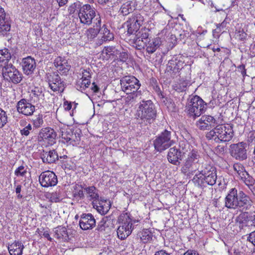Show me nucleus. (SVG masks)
I'll return each mask as SVG.
<instances>
[{"mask_svg":"<svg viewBox=\"0 0 255 255\" xmlns=\"http://www.w3.org/2000/svg\"><path fill=\"white\" fill-rule=\"evenodd\" d=\"M21 66L25 74L27 75H31L36 68L35 59L30 56L23 58Z\"/></svg>","mask_w":255,"mask_h":255,"instance_id":"a878e982","label":"nucleus"},{"mask_svg":"<svg viewBox=\"0 0 255 255\" xmlns=\"http://www.w3.org/2000/svg\"><path fill=\"white\" fill-rule=\"evenodd\" d=\"M202 164V158L200 152L195 149L189 152L183 162L181 172L184 174H193L197 171L200 170L199 167Z\"/></svg>","mask_w":255,"mask_h":255,"instance_id":"7ed1b4c3","label":"nucleus"},{"mask_svg":"<svg viewBox=\"0 0 255 255\" xmlns=\"http://www.w3.org/2000/svg\"><path fill=\"white\" fill-rule=\"evenodd\" d=\"M174 143L171 139V132L165 129L157 136L153 141V145L156 150L161 152L168 148Z\"/></svg>","mask_w":255,"mask_h":255,"instance_id":"6e6552de","label":"nucleus"},{"mask_svg":"<svg viewBox=\"0 0 255 255\" xmlns=\"http://www.w3.org/2000/svg\"><path fill=\"white\" fill-rule=\"evenodd\" d=\"M248 141L250 143L255 142V132H251L249 133Z\"/></svg>","mask_w":255,"mask_h":255,"instance_id":"680f3d73","label":"nucleus"},{"mask_svg":"<svg viewBox=\"0 0 255 255\" xmlns=\"http://www.w3.org/2000/svg\"><path fill=\"white\" fill-rule=\"evenodd\" d=\"M119 59L122 62H126L128 59V54L126 52H122L120 53Z\"/></svg>","mask_w":255,"mask_h":255,"instance_id":"052dcab7","label":"nucleus"},{"mask_svg":"<svg viewBox=\"0 0 255 255\" xmlns=\"http://www.w3.org/2000/svg\"><path fill=\"white\" fill-rule=\"evenodd\" d=\"M11 58V54L9 52V50L7 48H4L0 50V66L1 68L3 67V65L7 64H11L9 63V60Z\"/></svg>","mask_w":255,"mask_h":255,"instance_id":"f704fd0d","label":"nucleus"},{"mask_svg":"<svg viewBox=\"0 0 255 255\" xmlns=\"http://www.w3.org/2000/svg\"><path fill=\"white\" fill-rule=\"evenodd\" d=\"M183 255H199L196 251L194 250H188Z\"/></svg>","mask_w":255,"mask_h":255,"instance_id":"338daca9","label":"nucleus"},{"mask_svg":"<svg viewBox=\"0 0 255 255\" xmlns=\"http://www.w3.org/2000/svg\"><path fill=\"white\" fill-rule=\"evenodd\" d=\"M216 168L207 163L202 164L201 168L192 179L196 185L201 187H205L206 185L212 186L216 183Z\"/></svg>","mask_w":255,"mask_h":255,"instance_id":"f03ea898","label":"nucleus"},{"mask_svg":"<svg viewBox=\"0 0 255 255\" xmlns=\"http://www.w3.org/2000/svg\"><path fill=\"white\" fill-rule=\"evenodd\" d=\"M82 77L77 82L76 88L81 91L85 90L91 84L92 71L90 68L81 69Z\"/></svg>","mask_w":255,"mask_h":255,"instance_id":"f3484780","label":"nucleus"},{"mask_svg":"<svg viewBox=\"0 0 255 255\" xmlns=\"http://www.w3.org/2000/svg\"><path fill=\"white\" fill-rule=\"evenodd\" d=\"M62 141L68 145H75L79 143L80 140V134L74 132L72 129L65 128L61 130Z\"/></svg>","mask_w":255,"mask_h":255,"instance_id":"2eb2a0df","label":"nucleus"},{"mask_svg":"<svg viewBox=\"0 0 255 255\" xmlns=\"http://www.w3.org/2000/svg\"><path fill=\"white\" fill-rule=\"evenodd\" d=\"M225 206L228 209L238 210L242 212L236 219L237 222L243 223L247 217L246 211L252 207V201L243 191L239 192L236 188L231 189L225 198Z\"/></svg>","mask_w":255,"mask_h":255,"instance_id":"f257e3e1","label":"nucleus"},{"mask_svg":"<svg viewBox=\"0 0 255 255\" xmlns=\"http://www.w3.org/2000/svg\"><path fill=\"white\" fill-rule=\"evenodd\" d=\"M79 225L83 230L92 229L96 225V220L92 214H83L79 221Z\"/></svg>","mask_w":255,"mask_h":255,"instance_id":"412c9836","label":"nucleus"},{"mask_svg":"<svg viewBox=\"0 0 255 255\" xmlns=\"http://www.w3.org/2000/svg\"><path fill=\"white\" fill-rule=\"evenodd\" d=\"M136 115L140 119L150 122L156 117L154 105L151 100L142 101L140 102L136 111Z\"/></svg>","mask_w":255,"mask_h":255,"instance_id":"0eeeda50","label":"nucleus"},{"mask_svg":"<svg viewBox=\"0 0 255 255\" xmlns=\"http://www.w3.org/2000/svg\"><path fill=\"white\" fill-rule=\"evenodd\" d=\"M24 246L20 241H15L8 246V250L10 255H22Z\"/></svg>","mask_w":255,"mask_h":255,"instance_id":"7c9ffc66","label":"nucleus"},{"mask_svg":"<svg viewBox=\"0 0 255 255\" xmlns=\"http://www.w3.org/2000/svg\"><path fill=\"white\" fill-rule=\"evenodd\" d=\"M16 108L19 113L26 116L32 115L35 110V106L25 99H22L18 102Z\"/></svg>","mask_w":255,"mask_h":255,"instance_id":"6ab92c4d","label":"nucleus"},{"mask_svg":"<svg viewBox=\"0 0 255 255\" xmlns=\"http://www.w3.org/2000/svg\"><path fill=\"white\" fill-rule=\"evenodd\" d=\"M149 35V29L148 28H142L140 29L135 34L133 39V44L135 47L138 50L144 49L146 43L150 39Z\"/></svg>","mask_w":255,"mask_h":255,"instance_id":"ddd939ff","label":"nucleus"},{"mask_svg":"<svg viewBox=\"0 0 255 255\" xmlns=\"http://www.w3.org/2000/svg\"><path fill=\"white\" fill-rule=\"evenodd\" d=\"M54 236L55 238L61 242H68L69 236L66 227L59 226L53 229Z\"/></svg>","mask_w":255,"mask_h":255,"instance_id":"cd10ccee","label":"nucleus"},{"mask_svg":"<svg viewBox=\"0 0 255 255\" xmlns=\"http://www.w3.org/2000/svg\"><path fill=\"white\" fill-rule=\"evenodd\" d=\"M30 96L36 102L43 100L44 97L43 89L41 87H34L31 91Z\"/></svg>","mask_w":255,"mask_h":255,"instance_id":"58836bf2","label":"nucleus"},{"mask_svg":"<svg viewBox=\"0 0 255 255\" xmlns=\"http://www.w3.org/2000/svg\"><path fill=\"white\" fill-rule=\"evenodd\" d=\"M42 235L44 238H46L48 241H52V238H51V237L49 234V232L48 231H45L43 232Z\"/></svg>","mask_w":255,"mask_h":255,"instance_id":"0e129e2a","label":"nucleus"},{"mask_svg":"<svg viewBox=\"0 0 255 255\" xmlns=\"http://www.w3.org/2000/svg\"><path fill=\"white\" fill-rule=\"evenodd\" d=\"M233 168L234 171L238 173L240 177L242 175L243 176L244 173L246 172L244 166L240 163H235L233 165Z\"/></svg>","mask_w":255,"mask_h":255,"instance_id":"a18cd8bd","label":"nucleus"},{"mask_svg":"<svg viewBox=\"0 0 255 255\" xmlns=\"http://www.w3.org/2000/svg\"><path fill=\"white\" fill-rule=\"evenodd\" d=\"M49 86L54 92H62L65 88L64 83L61 81L60 77L56 74H53L49 79Z\"/></svg>","mask_w":255,"mask_h":255,"instance_id":"5701e85b","label":"nucleus"},{"mask_svg":"<svg viewBox=\"0 0 255 255\" xmlns=\"http://www.w3.org/2000/svg\"><path fill=\"white\" fill-rule=\"evenodd\" d=\"M160 40L159 38H155L149 39V41L146 43V53L150 55L154 53L160 45Z\"/></svg>","mask_w":255,"mask_h":255,"instance_id":"473e14b6","label":"nucleus"},{"mask_svg":"<svg viewBox=\"0 0 255 255\" xmlns=\"http://www.w3.org/2000/svg\"><path fill=\"white\" fill-rule=\"evenodd\" d=\"M167 106L169 110L172 112L175 111L176 110V107L174 103L171 102L170 100H169V105H167Z\"/></svg>","mask_w":255,"mask_h":255,"instance_id":"e2e57ef3","label":"nucleus"},{"mask_svg":"<svg viewBox=\"0 0 255 255\" xmlns=\"http://www.w3.org/2000/svg\"><path fill=\"white\" fill-rule=\"evenodd\" d=\"M39 181L42 187H49L55 186L58 180L56 174L53 172L48 170L40 174Z\"/></svg>","mask_w":255,"mask_h":255,"instance_id":"dca6fc26","label":"nucleus"},{"mask_svg":"<svg viewBox=\"0 0 255 255\" xmlns=\"http://www.w3.org/2000/svg\"><path fill=\"white\" fill-rule=\"evenodd\" d=\"M84 190L88 195V197L92 201V204L100 199L98 190L94 186L86 187Z\"/></svg>","mask_w":255,"mask_h":255,"instance_id":"c9c22d12","label":"nucleus"},{"mask_svg":"<svg viewBox=\"0 0 255 255\" xmlns=\"http://www.w3.org/2000/svg\"><path fill=\"white\" fill-rule=\"evenodd\" d=\"M233 135L234 132L232 128L219 125L208 132L206 137L209 140H212L216 143H221L229 141Z\"/></svg>","mask_w":255,"mask_h":255,"instance_id":"20e7f679","label":"nucleus"},{"mask_svg":"<svg viewBox=\"0 0 255 255\" xmlns=\"http://www.w3.org/2000/svg\"><path fill=\"white\" fill-rule=\"evenodd\" d=\"M117 49L114 46L105 47L102 52V54L105 58L108 59L111 56L116 54Z\"/></svg>","mask_w":255,"mask_h":255,"instance_id":"ea45409f","label":"nucleus"},{"mask_svg":"<svg viewBox=\"0 0 255 255\" xmlns=\"http://www.w3.org/2000/svg\"><path fill=\"white\" fill-rule=\"evenodd\" d=\"M54 64L60 74L66 75L70 69L71 66L65 58L59 56L55 58Z\"/></svg>","mask_w":255,"mask_h":255,"instance_id":"bb28decb","label":"nucleus"},{"mask_svg":"<svg viewBox=\"0 0 255 255\" xmlns=\"http://www.w3.org/2000/svg\"><path fill=\"white\" fill-rule=\"evenodd\" d=\"M227 22L225 19L221 23L216 24L217 28L213 30V34L215 37L219 36V33L222 32V30H224L225 28L226 27Z\"/></svg>","mask_w":255,"mask_h":255,"instance_id":"37998d69","label":"nucleus"},{"mask_svg":"<svg viewBox=\"0 0 255 255\" xmlns=\"http://www.w3.org/2000/svg\"><path fill=\"white\" fill-rule=\"evenodd\" d=\"M154 255H169V254L164 250H160L156 252Z\"/></svg>","mask_w":255,"mask_h":255,"instance_id":"774afa93","label":"nucleus"},{"mask_svg":"<svg viewBox=\"0 0 255 255\" xmlns=\"http://www.w3.org/2000/svg\"><path fill=\"white\" fill-rule=\"evenodd\" d=\"M1 70L4 79L14 84L19 83L22 80V74L12 64L3 65Z\"/></svg>","mask_w":255,"mask_h":255,"instance_id":"1a4fd4ad","label":"nucleus"},{"mask_svg":"<svg viewBox=\"0 0 255 255\" xmlns=\"http://www.w3.org/2000/svg\"><path fill=\"white\" fill-rule=\"evenodd\" d=\"M44 121L43 120V116L42 115L39 114L36 116L32 119V124L33 127L35 128H39L41 127L43 124Z\"/></svg>","mask_w":255,"mask_h":255,"instance_id":"c03bdc74","label":"nucleus"},{"mask_svg":"<svg viewBox=\"0 0 255 255\" xmlns=\"http://www.w3.org/2000/svg\"><path fill=\"white\" fill-rule=\"evenodd\" d=\"M217 124L216 120L209 115L203 116L196 123L197 127L201 130L209 129Z\"/></svg>","mask_w":255,"mask_h":255,"instance_id":"aec40b11","label":"nucleus"},{"mask_svg":"<svg viewBox=\"0 0 255 255\" xmlns=\"http://www.w3.org/2000/svg\"><path fill=\"white\" fill-rule=\"evenodd\" d=\"M73 196L75 198H79L80 199H83L84 197L83 190L82 189H78L77 185L74 187Z\"/></svg>","mask_w":255,"mask_h":255,"instance_id":"603ef678","label":"nucleus"},{"mask_svg":"<svg viewBox=\"0 0 255 255\" xmlns=\"http://www.w3.org/2000/svg\"><path fill=\"white\" fill-rule=\"evenodd\" d=\"M100 32V31L98 30V28L97 29L93 27L90 28L87 30V36L88 39L92 40L97 36Z\"/></svg>","mask_w":255,"mask_h":255,"instance_id":"49530a36","label":"nucleus"},{"mask_svg":"<svg viewBox=\"0 0 255 255\" xmlns=\"http://www.w3.org/2000/svg\"><path fill=\"white\" fill-rule=\"evenodd\" d=\"M32 129V126L28 124L23 128L20 129V133L23 136H28L30 133V131Z\"/></svg>","mask_w":255,"mask_h":255,"instance_id":"6e6d98bb","label":"nucleus"},{"mask_svg":"<svg viewBox=\"0 0 255 255\" xmlns=\"http://www.w3.org/2000/svg\"><path fill=\"white\" fill-rule=\"evenodd\" d=\"M56 136V132L53 128L47 127L41 129L39 133L38 139L39 141H47L49 144H53L55 142Z\"/></svg>","mask_w":255,"mask_h":255,"instance_id":"a211bd4d","label":"nucleus"},{"mask_svg":"<svg viewBox=\"0 0 255 255\" xmlns=\"http://www.w3.org/2000/svg\"><path fill=\"white\" fill-rule=\"evenodd\" d=\"M238 71L240 72L242 76L244 77L246 76V69L244 65H240L238 66Z\"/></svg>","mask_w":255,"mask_h":255,"instance_id":"bf43d9fd","label":"nucleus"},{"mask_svg":"<svg viewBox=\"0 0 255 255\" xmlns=\"http://www.w3.org/2000/svg\"><path fill=\"white\" fill-rule=\"evenodd\" d=\"M240 178L249 188L252 187L255 184V179L247 171Z\"/></svg>","mask_w":255,"mask_h":255,"instance_id":"a19ab883","label":"nucleus"},{"mask_svg":"<svg viewBox=\"0 0 255 255\" xmlns=\"http://www.w3.org/2000/svg\"><path fill=\"white\" fill-rule=\"evenodd\" d=\"M246 216L247 217L245 219H243V221L246 220V219H248V221L250 225L255 227V211L251 213L249 216H248L247 212H246Z\"/></svg>","mask_w":255,"mask_h":255,"instance_id":"5fc2aeb1","label":"nucleus"},{"mask_svg":"<svg viewBox=\"0 0 255 255\" xmlns=\"http://www.w3.org/2000/svg\"><path fill=\"white\" fill-rule=\"evenodd\" d=\"M93 206L101 215L106 214L110 208L108 202L101 198L96 202H93Z\"/></svg>","mask_w":255,"mask_h":255,"instance_id":"c85d7f7f","label":"nucleus"},{"mask_svg":"<svg viewBox=\"0 0 255 255\" xmlns=\"http://www.w3.org/2000/svg\"><path fill=\"white\" fill-rule=\"evenodd\" d=\"M137 238L143 243H147L152 240V234L149 230L143 229L138 233Z\"/></svg>","mask_w":255,"mask_h":255,"instance_id":"4c0bfd02","label":"nucleus"},{"mask_svg":"<svg viewBox=\"0 0 255 255\" xmlns=\"http://www.w3.org/2000/svg\"><path fill=\"white\" fill-rule=\"evenodd\" d=\"M168 68L173 71L176 70H178L180 69V66L177 62V60H170L168 64Z\"/></svg>","mask_w":255,"mask_h":255,"instance_id":"8fccbe9b","label":"nucleus"},{"mask_svg":"<svg viewBox=\"0 0 255 255\" xmlns=\"http://www.w3.org/2000/svg\"><path fill=\"white\" fill-rule=\"evenodd\" d=\"M143 21L144 18L141 14L134 13L126 23L128 27V33L135 34L140 30L139 27L143 24Z\"/></svg>","mask_w":255,"mask_h":255,"instance_id":"f8f14e48","label":"nucleus"},{"mask_svg":"<svg viewBox=\"0 0 255 255\" xmlns=\"http://www.w3.org/2000/svg\"><path fill=\"white\" fill-rule=\"evenodd\" d=\"M65 106V109L67 111H69L72 108V105L71 103H69L68 101H66L64 103Z\"/></svg>","mask_w":255,"mask_h":255,"instance_id":"69168bd1","label":"nucleus"},{"mask_svg":"<svg viewBox=\"0 0 255 255\" xmlns=\"http://www.w3.org/2000/svg\"><path fill=\"white\" fill-rule=\"evenodd\" d=\"M180 148L174 146L170 148L167 154V159L168 161L175 165H179L180 160H182L183 154Z\"/></svg>","mask_w":255,"mask_h":255,"instance_id":"4be33fe9","label":"nucleus"},{"mask_svg":"<svg viewBox=\"0 0 255 255\" xmlns=\"http://www.w3.org/2000/svg\"><path fill=\"white\" fill-rule=\"evenodd\" d=\"M122 90L125 93L137 92L140 87L139 80L133 76H126L120 80Z\"/></svg>","mask_w":255,"mask_h":255,"instance_id":"9b49d317","label":"nucleus"},{"mask_svg":"<svg viewBox=\"0 0 255 255\" xmlns=\"http://www.w3.org/2000/svg\"><path fill=\"white\" fill-rule=\"evenodd\" d=\"M7 123V114L4 110L0 108V128H3Z\"/></svg>","mask_w":255,"mask_h":255,"instance_id":"de8ad7c7","label":"nucleus"},{"mask_svg":"<svg viewBox=\"0 0 255 255\" xmlns=\"http://www.w3.org/2000/svg\"><path fill=\"white\" fill-rule=\"evenodd\" d=\"M100 33L102 35L101 38L98 40V44L100 45L102 44L104 42L111 41L114 39L113 33L110 32L105 24L101 27Z\"/></svg>","mask_w":255,"mask_h":255,"instance_id":"2f4dec72","label":"nucleus"},{"mask_svg":"<svg viewBox=\"0 0 255 255\" xmlns=\"http://www.w3.org/2000/svg\"><path fill=\"white\" fill-rule=\"evenodd\" d=\"M190 85V82L186 80H180L176 86V90L179 91H185L187 86Z\"/></svg>","mask_w":255,"mask_h":255,"instance_id":"09e8293b","label":"nucleus"},{"mask_svg":"<svg viewBox=\"0 0 255 255\" xmlns=\"http://www.w3.org/2000/svg\"><path fill=\"white\" fill-rule=\"evenodd\" d=\"M96 19L94 21V27L96 29L98 28V30L101 31V19L99 15L96 16Z\"/></svg>","mask_w":255,"mask_h":255,"instance_id":"4d7b16f0","label":"nucleus"},{"mask_svg":"<svg viewBox=\"0 0 255 255\" xmlns=\"http://www.w3.org/2000/svg\"><path fill=\"white\" fill-rule=\"evenodd\" d=\"M58 155L55 150H51L49 151H43L41 155V158L44 163H53L58 160Z\"/></svg>","mask_w":255,"mask_h":255,"instance_id":"c756f323","label":"nucleus"},{"mask_svg":"<svg viewBox=\"0 0 255 255\" xmlns=\"http://www.w3.org/2000/svg\"><path fill=\"white\" fill-rule=\"evenodd\" d=\"M27 171L23 165L19 166L15 171L14 174L16 176H24Z\"/></svg>","mask_w":255,"mask_h":255,"instance_id":"864d4df0","label":"nucleus"},{"mask_svg":"<svg viewBox=\"0 0 255 255\" xmlns=\"http://www.w3.org/2000/svg\"><path fill=\"white\" fill-rule=\"evenodd\" d=\"M131 3L132 1H127L123 3L120 8L121 13L124 15H127L131 12L133 10Z\"/></svg>","mask_w":255,"mask_h":255,"instance_id":"79ce46f5","label":"nucleus"},{"mask_svg":"<svg viewBox=\"0 0 255 255\" xmlns=\"http://www.w3.org/2000/svg\"><path fill=\"white\" fill-rule=\"evenodd\" d=\"M10 29V24L3 8L0 6V35H4Z\"/></svg>","mask_w":255,"mask_h":255,"instance_id":"393cba45","label":"nucleus"},{"mask_svg":"<svg viewBox=\"0 0 255 255\" xmlns=\"http://www.w3.org/2000/svg\"><path fill=\"white\" fill-rule=\"evenodd\" d=\"M207 109L206 103L198 96L190 97L187 100L185 112L190 117L196 119Z\"/></svg>","mask_w":255,"mask_h":255,"instance_id":"39448f33","label":"nucleus"},{"mask_svg":"<svg viewBox=\"0 0 255 255\" xmlns=\"http://www.w3.org/2000/svg\"><path fill=\"white\" fill-rule=\"evenodd\" d=\"M247 240L255 246V231L249 234Z\"/></svg>","mask_w":255,"mask_h":255,"instance_id":"13d9d810","label":"nucleus"},{"mask_svg":"<svg viewBox=\"0 0 255 255\" xmlns=\"http://www.w3.org/2000/svg\"><path fill=\"white\" fill-rule=\"evenodd\" d=\"M111 222L107 217H105L99 222L97 230L100 232H109L110 230Z\"/></svg>","mask_w":255,"mask_h":255,"instance_id":"e433bc0d","label":"nucleus"},{"mask_svg":"<svg viewBox=\"0 0 255 255\" xmlns=\"http://www.w3.org/2000/svg\"><path fill=\"white\" fill-rule=\"evenodd\" d=\"M78 16L81 23L90 25L92 23V20L96 16V10L89 4H84L79 8Z\"/></svg>","mask_w":255,"mask_h":255,"instance_id":"9d476101","label":"nucleus"},{"mask_svg":"<svg viewBox=\"0 0 255 255\" xmlns=\"http://www.w3.org/2000/svg\"><path fill=\"white\" fill-rule=\"evenodd\" d=\"M246 147V143L243 142L231 144L230 146L231 156L237 160H245L247 158Z\"/></svg>","mask_w":255,"mask_h":255,"instance_id":"4468645a","label":"nucleus"},{"mask_svg":"<svg viewBox=\"0 0 255 255\" xmlns=\"http://www.w3.org/2000/svg\"><path fill=\"white\" fill-rule=\"evenodd\" d=\"M10 29V24L3 8L0 6V35H4Z\"/></svg>","mask_w":255,"mask_h":255,"instance_id":"b1692460","label":"nucleus"},{"mask_svg":"<svg viewBox=\"0 0 255 255\" xmlns=\"http://www.w3.org/2000/svg\"><path fill=\"white\" fill-rule=\"evenodd\" d=\"M131 218L129 213H123L118 218V222L120 224L117 229V235L121 240H124L129 236L133 229V224L137 222Z\"/></svg>","mask_w":255,"mask_h":255,"instance_id":"423d86ee","label":"nucleus"},{"mask_svg":"<svg viewBox=\"0 0 255 255\" xmlns=\"http://www.w3.org/2000/svg\"><path fill=\"white\" fill-rule=\"evenodd\" d=\"M49 198L50 200L52 202H59L61 200V196L58 192H52Z\"/></svg>","mask_w":255,"mask_h":255,"instance_id":"3c124183","label":"nucleus"},{"mask_svg":"<svg viewBox=\"0 0 255 255\" xmlns=\"http://www.w3.org/2000/svg\"><path fill=\"white\" fill-rule=\"evenodd\" d=\"M126 93V95L123 98L125 104L128 105H132L138 98H140L141 95L140 91Z\"/></svg>","mask_w":255,"mask_h":255,"instance_id":"72a5a7b5","label":"nucleus"}]
</instances>
